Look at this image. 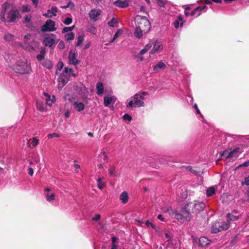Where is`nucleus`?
<instances>
[{"instance_id": "obj_52", "label": "nucleus", "mask_w": 249, "mask_h": 249, "mask_svg": "<svg viewBox=\"0 0 249 249\" xmlns=\"http://www.w3.org/2000/svg\"><path fill=\"white\" fill-rule=\"evenodd\" d=\"M123 119L125 120H127L128 121H130L132 120V117L130 115L127 114H125L123 116Z\"/></svg>"}, {"instance_id": "obj_34", "label": "nucleus", "mask_w": 249, "mask_h": 249, "mask_svg": "<svg viewBox=\"0 0 249 249\" xmlns=\"http://www.w3.org/2000/svg\"><path fill=\"white\" fill-rule=\"evenodd\" d=\"M219 227V225L218 224L217 222L213 224L212 226V232L216 233L220 231Z\"/></svg>"}, {"instance_id": "obj_45", "label": "nucleus", "mask_w": 249, "mask_h": 249, "mask_svg": "<svg viewBox=\"0 0 249 249\" xmlns=\"http://www.w3.org/2000/svg\"><path fill=\"white\" fill-rule=\"evenodd\" d=\"M73 29H74V26H71V27H64L62 29V32L63 33H68L69 32L71 31L72 30H73Z\"/></svg>"}, {"instance_id": "obj_30", "label": "nucleus", "mask_w": 249, "mask_h": 249, "mask_svg": "<svg viewBox=\"0 0 249 249\" xmlns=\"http://www.w3.org/2000/svg\"><path fill=\"white\" fill-rule=\"evenodd\" d=\"M45 53V50L44 49H42L40 52V53L37 55L36 58L40 63L44 60Z\"/></svg>"}, {"instance_id": "obj_37", "label": "nucleus", "mask_w": 249, "mask_h": 249, "mask_svg": "<svg viewBox=\"0 0 249 249\" xmlns=\"http://www.w3.org/2000/svg\"><path fill=\"white\" fill-rule=\"evenodd\" d=\"M215 192V188L214 186H211L207 190V196H212L214 194Z\"/></svg>"}, {"instance_id": "obj_46", "label": "nucleus", "mask_w": 249, "mask_h": 249, "mask_svg": "<svg viewBox=\"0 0 249 249\" xmlns=\"http://www.w3.org/2000/svg\"><path fill=\"white\" fill-rule=\"evenodd\" d=\"M72 18L70 17H67L63 21V22L66 25H69L72 22Z\"/></svg>"}, {"instance_id": "obj_12", "label": "nucleus", "mask_w": 249, "mask_h": 249, "mask_svg": "<svg viewBox=\"0 0 249 249\" xmlns=\"http://www.w3.org/2000/svg\"><path fill=\"white\" fill-rule=\"evenodd\" d=\"M39 46V42L35 40H32L27 45L23 46V48L29 51L35 50Z\"/></svg>"}, {"instance_id": "obj_61", "label": "nucleus", "mask_w": 249, "mask_h": 249, "mask_svg": "<svg viewBox=\"0 0 249 249\" xmlns=\"http://www.w3.org/2000/svg\"><path fill=\"white\" fill-rule=\"evenodd\" d=\"M100 217L101 216L100 214H96L94 217L92 218V220L93 221H97L100 219Z\"/></svg>"}, {"instance_id": "obj_41", "label": "nucleus", "mask_w": 249, "mask_h": 249, "mask_svg": "<svg viewBox=\"0 0 249 249\" xmlns=\"http://www.w3.org/2000/svg\"><path fill=\"white\" fill-rule=\"evenodd\" d=\"M65 74L70 73L73 77L76 76V75L73 73V70L71 68H69L68 67H65L64 69V73Z\"/></svg>"}, {"instance_id": "obj_7", "label": "nucleus", "mask_w": 249, "mask_h": 249, "mask_svg": "<svg viewBox=\"0 0 249 249\" xmlns=\"http://www.w3.org/2000/svg\"><path fill=\"white\" fill-rule=\"evenodd\" d=\"M41 30L42 32H53L56 30L55 23L51 19H48L45 23L41 26Z\"/></svg>"}, {"instance_id": "obj_21", "label": "nucleus", "mask_w": 249, "mask_h": 249, "mask_svg": "<svg viewBox=\"0 0 249 249\" xmlns=\"http://www.w3.org/2000/svg\"><path fill=\"white\" fill-rule=\"evenodd\" d=\"M44 96L46 97V104L51 106L53 103L55 101V97L54 96H53L52 98H51L50 96L48 93L44 92Z\"/></svg>"}, {"instance_id": "obj_48", "label": "nucleus", "mask_w": 249, "mask_h": 249, "mask_svg": "<svg viewBox=\"0 0 249 249\" xmlns=\"http://www.w3.org/2000/svg\"><path fill=\"white\" fill-rule=\"evenodd\" d=\"M22 10L24 12H28L30 11L31 7L30 5H24L23 6Z\"/></svg>"}, {"instance_id": "obj_18", "label": "nucleus", "mask_w": 249, "mask_h": 249, "mask_svg": "<svg viewBox=\"0 0 249 249\" xmlns=\"http://www.w3.org/2000/svg\"><path fill=\"white\" fill-rule=\"evenodd\" d=\"M148 31H143V30H142V29L136 27L134 32V35L136 37L138 38H141Z\"/></svg>"}, {"instance_id": "obj_17", "label": "nucleus", "mask_w": 249, "mask_h": 249, "mask_svg": "<svg viewBox=\"0 0 249 249\" xmlns=\"http://www.w3.org/2000/svg\"><path fill=\"white\" fill-rule=\"evenodd\" d=\"M116 98L114 96H105L104 97V104L105 106L106 107H108V106L111 104L112 102L113 103L115 102L116 101Z\"/></svg>"}, {"instance_id": "obj_10", "label": "nucleus", "mask_w": 249, "mask_h": 249, "mask_svg": "<svg viewBox=\"0 0 249 249\" xmlns=\"http://www.w3.org/2000/svg\"><path fill=\"white\" fill-rule=\"evenodd\" d=\"M167 212L169 213L171 217L178 219L180 222L183 221L182 215L178 213L176 210H174L172 209H169L167 210Z\"/></svg>"}, {"instance_id": "obj_33", "label": "nucleus", "mask_w": 249, "mask_h": 249, "mask_svg": "<svg viewBox=\"0 0 249 249\" xmlns=\"http://www.w3.org/2000/svg\"><path fill=\"white\" fill-rule=\"evenodd\" d=\"M40 63L48 69H51L53 67L52 62L49 60H44L43 62H41Z\"/></svg>"}, {"instance_id": "obj_14", "label": "nucleus", "mask_w": 249, "mask_h": 249, "mask_svg": "<svg viewBox=\"0 0 249 249\" xmlns=\"http://www.w3.org/2000/svg\"><path fill=\"white\" fill-rule=\"evenodd\" d=\"M207 8L206 6H198L190 13V16H193L196 15V17H197L201 14V11Z\"/></svg>"}, {"instance_id": "obj_55", "label": "nucleus", "mask_w": 249, "mask_h": 249, "mask_svg": "<svg viewBox=\"0 0 249 249\" xmlns=\"http://www.w3.org/2000/svg\"><path fill=\"white\" fill-rule=\"evenodd\" d=\"M88 31L95 34L96 32V28L93 26H91L88 29Z\"/></svg>"}, {"instance_id": "obj_62", "label": "nucleus", "mask_w": 249, "mask_h": 249, "mask_svg": "<svg viewBox=\"0 0 249 249\" xmlns=\"http://www.w3.org/2000/svg\"><path fill=\"white\" fill-rule=\"evenodd\" d=\"M43 16H44L46 18H52L51 14L50 13H48V11H47V13H44L43 14Z\"/></svg>"}, {"instance_id": "obj_8", "label": "nucleus", "mask_w": 249, "mask_h": 249, "mask_svg": "<svg viewBox=\"0 0 249 249\" xmlns=\"http://www.w3.org/2000/svg\"><path fill=\"white\" fill-rule=\"evenodd\" d=\"M101 12L102 11L100 9H92L89 13V17L91 19L94 21H96L98 19L99 16L101 15Z\"/></svg>"}, {"instance_id": "obj_63", "label": "nucleus", "mask_w": 249, "mask_h": 249, "mask_svg": "<svg viewBox=\"0 0 249 249\" xmlns=\"http://www.w3.org/2000/svg\"><path fill=\"white\" fill-rule=\"evenodd\" d=\"M236 149H234L233 151L231 152L229 155L227 157V158H231L233 157L234 153Z\"/></svg>"}, {"instance_id": "obj_39", "label": "nucleus", "mask_w": 249, "mask_h": 249, "mask_svg": "<svg viewBox=\"0 0 249 249\" xmlns=\"http://www.w3.org/2000/svg\"><path fill=\"white\" fill-rule=\"evenodd\" d=\"M84 40V36L81 35V36H78V37L77 38V41L76 43L75 46L76 47H79V46H81Z\"/></svg>"}, {"instance_id": "obj_1", "label": "nucleus", "mask_w": 249, "mask_h": 249, "mask_svg": "<svg viewBox=\"0 0 249 249\" xmlns=\"http://www.w3.org/2000/svg\"><path fill=\"white\" fill-rule=\"evenodd\" d=\"M147 95L146 92H139L129 98L125 104L127 108L139 107L144 106L145 96Z\"/></svg>"}, {"instance_id": "obj_6", "label": "nucleus", "mask_w": 249, "mask_h": 249, "mask_svg": "<svg viewBox=\"0 0 249 249\" xmlns=\"http://www.w3.org/2000/svg\"><path fill=\"white\" fill-rule=\"evenodd\" d=\"M56 40V36L53 34H50L44 37L43 43L45 46L51 48L55 45Z\"/></svg>"}, {"instance_id": "obj_32", "label": "nucleus", "mask_w": 249, "mask_h": 249, "mask_svg": "<svg viewBox=\"0 0 249 249\" xmlns=\"http://www.w3.org/2000/svg\"><path fill=\"white\" fill-rule=\"evenodd\" d=\"M226 217L227 219V221L229 222L230 221H236L239 219L238 216L234 215L231 213H228L227 214Z\"/></svg>"}, {"instance_id": "obj_56", "label": "nucleus", "mask_w": 249, "mask_h": 249, "mask_svg": "<svg viewBox=\"0 0 249 249\" xmlns=\"http://www.w3.org/2000/svg\"><path fill=\"white\" fill-rule=\"evenodd\" d=\"M249 166V160H248L247 161H246V162H245L244 163L239 165L238 167L239 168V167H248Z\"/></svg>"}, {"instance_id": "obj_44", "label": "nucleus", "mask_w": 249, "mask_h": 249, "mask_svg": "<svg viewBox=\"0 0 249 249\" xmlns=\"http://www.w3.org/2000/svg\"><path fill=\"white\" fill-rule=\"evenodd\" d=\"M117 19L115 18H113L112 19L108 21V25L109 26L114 27L117 23Z\"/></svg>"}, {"instance_id": "obj_51", "label": "nucleus", "mask_w": 249, "mask_h": 249, "mask_svg": "<svg viewBox=\"0 0 249 249\" xmlns=\"http://www.w3.org/2000/svg\"><path fill=\"white\" fill-rule=\"evenodd\" d=\"M100 157L105 160L107 159V154L105 151H103L100 155Z\"/></svg>"}, {"instance_id": "obj_59", "label": "nucleus", "mask_w": 249, "mask_h": 249, "mask_svg": "<svg viewBox=\"0 0 249 249\" xmlns=\"http://www.w3.org/2000/svg\"><path fill=\"white\" fill-rule=\"evenodd\" d=\"M91 45V42L90 41H88L84 46V49L86 50L88 49L90 46Z\"/></svg>"}, {"instance_id": "obj_28", "label": "nucleus", "mask_w": 249, "mask_h": 249, "mask_svg": "<svg viewBox=\"0 0 249 249\" xmlns=\"http://www.w3.org/2000/svg\"><path fill=\"white\" fill-rule=\"evenodd\" d=\"M128 195L126 192H123L120 196V199L122 201L123 203H126L128 200Z\"/></svg>"}, {"instance_id": "obj_35", "label": "nucleus", "mask_w": 249, "mask_h": 249, "mask_svg": "<svg viewBox=\"0 0 249 249\" xmlns=\"http://www.w3.org/2000/svg\"><path fill=\"white\" fill-rule=\"evenodd\" d=\"M36 108L38 110L41 111H43L46 110L43 103L39 101H36Z\"/></svg>"}, {"instance_id": "obj_5", "label": "nucleus", "mask_w": 249, "mask_h": 249, "mask_svg": "<svg viewBox=\"0 0 249 249\" xmlns=\"http://www.w3.org/2000/svg\"><path fill=\"white\" fill-rule=\"evenodd\" d=\"M20 17L19 11L16 8L13 7L8 12L7 18H5V21L8 22H14L17 19Z\"/></svg>"}, {"instance_id": "obj_19", "label": "nucleus", "mask_w": 249, "mask_h": 249, "mask_svg": "<svg viewBox=\"0 0 249 249\" xmlns=\"http://www.w3.org/2000/svg\"><path fill=\"white\" fill-rule=\"evenodd\" d=\"M210 243V240H209L207 237L202 236L199 239L198 246L201 247H205L208 245Z\"/></svg>"}, {"instance_id": "obj_4", "label": "nucleus", "mask_w": 249, "mask_h": 249, "mask_svg": "<svg viewBox=\"0 0 249 249\" xmlns=\"http://www.w3.org/2000/svg\"><path fill=\"white\" fill-rule=\"evenodd\" d=\"M135 22L136 27L142 29L143 31H148L150 29V22L145 17L137 16L135 19Z\"/></svg>"}, {"instance_id": "obj_16", "label": "nucleus", "mask_w": 249, "mask_h": 249, "mask_svg": "<svg viewBox=\"0 0 249 249\" xmlns=\"http://www.w3.org/2000/svg\"><path fill=\"white\" fill-rule=\"evenodd\" d=\"M50 189L48 188H47L45 189V193L44 195L45 196V197L46 198V200L49 201L51 202L52 200H53L55 199V195L54 193H50Z\"/></svg>"}, {"instance_id": "obj_58", "label": "nucleus", "mask_w": 249, "mask_h": 249, "mask_svg": "<svg viewBox=\"0 0 249 249\" xmlns=\"http://www.w3.org/2000/svg\"><path fill=\"white\" fill-rule=\"evenodd\" d=\"M145 225L147 227L151 226L153 229H155V226L152 223H151L149 221H148V220L146 221Z\"/></svg>"}, {"instance_id": "obj_23", "label": "nucleus", "mask_w": 249, "mask_h": 249, "mask_svg": "<svg viewBox=\"0 0 249 249\" xmlns=\"http://www.w3.org/2000/svg\"><path fill=\"white\" fill-rule=\"evenodd\" d=\"M74 109L77 111H82L84 109L85 105L83 103L74 102L73 104Z\"/></svg>"}, {"instance_id": "obj_26", "label": "nucleus", "mask_w": 249, "mask_h": 249, "mask_svg": "<svg viewBox=\"0 0 249 249\" xmlns=\"http://www.w3.org/2000/svg\"><path fill=\"white\" fill-rule=\"evenodd\" d=\"M96 89L97 94L99 96H101L104 93V86L102 83L100 82H98L96 84Z\"/></svg>"}, {"instance_id": "obj_13", "label": "nucleus", "mask_w": 249, "mask_h": 249, "mask_svg": "<svg viewBox=\"0 0 249 249\" xmlns=\"http://www.w3.org/2000/svg\"><path fill=\"white\" fill-rule=\"evenodd\" d=\"M163 50V45L162 42L159 40H156L155 42L153 49L151 50L150 53H154L157 52L161 51Z\"/></svg>"}, {"instance_id": "obj_20", "label": "nucleus", "mask_w": 249, "mask_h": 249, "mask_svg": "<svg viewBox=\"0 0 249 249\" xmlns=\"http://www.w3.org/2000/svg\"><path fill=\"white\" fill-rule=\"evenodd\" d=\"M70 75L65 73H62L59 77V82H62L63 85H65L69 80Z\"/></svg>"}, {"instance_id": "obj_43", "label": "nucleus", "mask_w": 249, "mask_h": 249, "mask_svg": "<svg viewBox=\"0 0 249 249\" xmlns=\"http://www.w3.org/2000/svg\"><path fill=\"white\" fill-rule=\"evenodd\" d=\"M97 186L99 189H102L105 187V183L104 181H103L102 178H98V179L97 180Z\"/></svg>"}, {"instance_id": "obj_25", "label": "nucleus", "mask_w": 249, "mask_h": 249, "mask_svg": "<svg viewBox=\"0 0 249 249\" xmlns=\"http://www.w3.org/2000/svg\"><path fill=\"white\" fill-rule=\"evenodd\" d=\"M217 223L219 225V228L220 230V231L223 230H226L230 227V224L228 221H218Z\"/></svg>"}, {"instance_id": "obj_64", "label": "nucleus", "mask_w": 249, "mask_h": 249, "mask_svg": "<svg viewBox=\"0 0 249 249\" xmlns=\"http://www.w3.org/2000/svg\"><path fill=\"white\" fill-rule=\"evenodd\" d=\"M111 249H118V245L116 243L111 244Z\"/></svg>"}, {"instance_id": "obj_54", "label": "nucleus", "mask_w": 249, "mask_h": 249, "mask_svg": "<svg viewBox=\"0 0 249 249\" xmlns=\"http://www.w3.org/2000/svg\"><path fill=\"white\" fill-rule=\"evenodd\" d=\"M59 137V134H58L57 133H54L53 134H49L48 135V137L49 139H51L53 137Z\"/></svg>"}, {"instance_id": "obj_42", "label": "nucleus", "mask_w": 249, "mask_h": 249, "mask_svg": "<svg viewBox=\"0 0 249 249\" xmlns=\"http://www.w3.org/2000/svg\"><path fill=\"white\" fill-rule=\"evenodd\" d=\"M65 37L67 41L72 40L74 38V34L72 32L67 33L65 35Z\"/></svg>"}, {"instance_id": "obj_24", "label": "nucleus", "mask_w": 249, "mask_h": 249, "mask_svg": "<svg viewBox=\"0 0 249 249\" xmlns=\"http://www.w3.org/2000/svg\"><path fill=\"white\" fill-rule=\"evenodd\" d=\"M31 35L28 34L24 36V44L22 45L20 42H15V45H17L18 47H22L23 48V46L27 45V44L29 43V41L31 40Z\"/></svg>"}, {"instance_id": "obj_22", "label": "nucleus", "mask_w": 249, "mask_h": 249, "mask_svg": "<svg viewBox=\"0 0 249 249\" xmlns=\"http://www.w3.org/2000/svg\"><path fill=\"white\" fill-rule=\"evenodd\" d=\"M182 16L179 15L177 17V19L174 21V25L176 28L179 27H182L183 25V21L182 20Z\"/></svg>"}, {"instance_id": "obj_49", "label": "nucleus", "mask_w": 249, "mask_h": 249, "mask_svg": "<svg viewBox=\"0 0 249 249\" xmlns=\"http://www.w3.org/2000/svg\"><path fill=\"white\" fill-rule=\"evenodd\" d=\"M31 16L30 15H27L24 18V23H28L31 21Z\"/></svg>"}, {"instance_id": "obj_57", "label": "nucleus", "mask_w": 249, "mask_h": 249, "mask_svg": "<svg viewBox=\"0 0 249 249\" xmlns=\"http://www.w3.org/2000/svg\"><path fill=\"white\" fill-rule=\"evenodd\" d=\"M109 174L110 176H114L115 174V168L113 167H111L109 169Z\"/></svg>"}, {"instance_id": "obj_11", "label": "nucleus", "mask_w": 249, "mask_h": 249, "mask_svg": "<svg viewBox=\"0 0 249 249\" xmlns=\"http://www.w3.org/2000/svg\"><path fill=\"white\" fill-rule=\"evenodd\" d=\"M113 4L119 8H125L129 5L128 0H117L113 2Z\"/></svg>"}, {"instance_id": "obj_9", "label": "nucleus", "mask_w": 249, "mask_h": 249, "mask_svg": "<svg viewBox=\"0 0 249 249\" xmlns=\"http://www.w3.org/2000/svg\"><path fill=\"white\" fill-rule=\"evenodd\" d=\"M69 62L70 64L75 66L80 63V61L76 58V53L72 50H71L69 53Z\"/></svg>"}, {"instance_id": "obj_31", "label": "nucleus", "mask_w": 249, "mask_h": 249, "mask_svg": "<svg viewBox=\"0 0 249 249\" xmlns=\"http://www.w3.org/2000/svg\"><path fill=\"white\" fill-rule=\"evenodd\" d=\"M158 6L160 7L161 11H164L165 8V5L167 3L166 0H156Z\"/></svg>"}, {"instance_id": "obj_40", "label": "nucleus", "mask_w": 249, "mask_h": 249, "mask_svg": "<svg viewBox=\"0 0 249 249\" xmlns=\"http://www.w3.org/2000/svg\"><path fill=\"white\" fill-rule=\"evenodd\" d=\"M70 7L71 9H74L75 4L71 1H69L67 4L64 6H61V8L66 9L67 8Z\"/></svg>"}, {"instance_id": "obj_27", "label": "nucleus", "mask_w": 249, "mask_h": 249, "mask_svg": "<svg viewBox=\"0 0 249 249\" xmlns=\"http://www.w3.org/2000/svg\"><path fill=\"white\" fill-rule=\"evenodd\" d=\"M9 7V4L5 2L2 6V10L1 12V18L3 21H5V14L8 8Z\"/></svg>"}, {"instance_id": "obj_15", "label": "nucleus", "mask_w": 249, "mask_h": 249, "mask_svg": "<svg viewBox=\"0 0 249 249\" xmlns=\"http://www.w3.org/2000/svg\"><path fill=\"white\" fill-rule=\"evenodd\" d=\"M166 67V64L164 62L160 61L153 67V71L155 72H158L160 70H164Z\"/></svg>"}, {"instance_id": "obj_3", "label": "nucleus", "mask_w": 249, "mask_h": 249, "mask_svg": "<svg viewBox=\"0 0 249 249\" xmlns=\"http://www.w3.org/2000/svg\"><path fill=\"white\" fill-rule=\"evenodd\" d=\"M205 204L203 202L195 201L188 203L185 206V210L189 213H198L203 210Z\"/></svg>"}, {"instance_id": "obj_38", "label": "nucleus", "mask_w": 249, "mask_h": 249, "mask_svg": "<svg viewBox=\"0 0 249 249\" xmlns=\"http://www.w3.org/2000/svg\"><path fill=\"white\" fill-rule=\"evenodd\" d=\"M152 44L148 43L146 44L144 48L140 51V54L142 55L149 50L152 47Z\"/></svg>"}, {"instance_id": "obj_60", "label": "nucleus", "mask_w": 249, "mask_h": 249, "mask_svg": "<svg viewBox=\"0 0 249 249\" xmlns=\"http://www.w3.org/2000/svg\"><path fill=\"white\" fill-rule=\"evenodd\" d=\"M63 64L62 62H60L58 63L57 65V69L59 71L61 70V69L63 68Z\"/></svg>"}, {"instance_id": "obj_2", "label": "nucleus", "mask_w": 249, "mask_h": 249, "mask_svg": "<svg viewBox=\"0 0 249 249\" xmlns=\"http://www.w3.org/2000/svg\"><path fill=\"white\" fill-rule=\"evenodd\" d=\"M12 68L16 72L21 74H29L32 71L30 63L27 60L18 61Z\"/></svg>"}, {"instance_id": "obj_29", "label": "nucleus", "mask_w": 249, "mask_h": 249, "mask_svg": "<svg viewBox=\"0 0 249 249\" xmlns=\"http://www.w3.org/2000/svg\"><path fill=\"white\" fill-rule=\"evenodd\" d=\"M15 36H14L11 34H7L4 36V39L8 42L11 41V44L13 46H17V45H15L16 42H13V41L14 40Z\"/></svg>"}, {"instance_id": "obj_50", "label": "nucleus", "mask_w": 249, "mask_h": 249, "mask_svg": "<svg viewBox=\"0 0 249 249\" xmlns=\"http://www.w3.org/2000/svg\"><path fill=\"white\" fill-rule=\"evenodd\" d=\"M122 33H123V30L118 29L114 36L115 37V38H118L119 36L122 34Z\"/></svg>"}, {"instance_id": "obj_47", "label": "nucleus", "mask_w": 249, "mask_h": 249, "mask_svg": "<svg viewBox=\"0 0 249 249\" xmlns=\"http://www.w3.org/2000/svg\"><path fill=\"white\" fill-rule=\"evenodd\" d=\"M39 142V140L36 137H34L32 140V145L34 147L37 145Z\"/></svg>"}, {"instance_id": "obj_53", "label": "nucleus", "mask_w": 249, "mask_h": 249, "mask_svg": "<svg viewBox=\"0 0 249 249\" xmlns=\"http://www.w3.org/2000/svg\"><path fill=\"white\" fill-rule=\"evenodd\" d=\"M57 47L60 49H63L65 48V44L64 42L61 41L59 42Z\"/></svg>"}, {"instance_id": "obj_36", "label": "nucleus", "mask_w": 249, "mask_h": 249, "mask_svg": "<svg viewBox=\"0 0 249 249\" xmlns=\"http://www.w3.org/2000/svg\"><path fill=\"white\" fill-rule=\"evenodd\" d=\"M58 12V8L56 6H53L51 9L48 10V13L51 14L52 17L56 16Z\"/></svg>"}]
</instances>
